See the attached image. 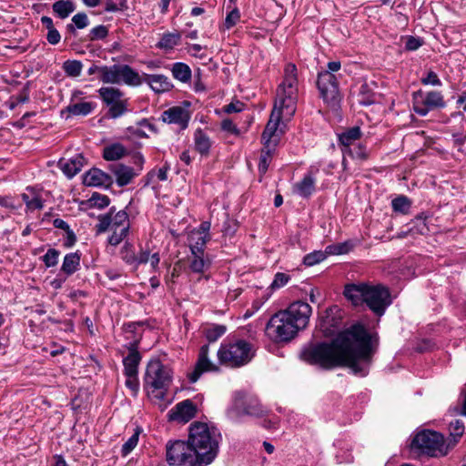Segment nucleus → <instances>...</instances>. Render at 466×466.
Segmentation results:
<instances>
[{
  "instance_id": "f257e3e1",
  "label": "nucleus",
  "mask_w": 466,
  "mask_h": 466,
  "mask_svg": "<svg viewBox=\"0 0 466 466\" xmlns=\"http://www.w3.org/2000/svg\"><path fill=\"white\" fill-rule=\"evenodd\" d=\"M377 350V342L361 324H354L339 332L330 342L305 347L299 358L309 365L324 370L348 367L355 375L366 376Z\"/></svg>"
},
{
  "instance_id": "f03ea898",
  "label": "nucleus",
  "mask_w": 466,
  "mask_h": 466,
  "mask_svg": "<svg viewBox=\"0 0 466 466\" xmlns=\"http://www.w3.org/2000/svg\"><path fill=\"white\" fill-rule=\"evenodd\" d=\"M311 313L309 304L295 301L271 316L266 326V334L275 342H289L307 328Z\"/></svg>"
},
{
  "instance_id": "7ed1b4c3",
  "label": "nucleus",
  "mask_w": 466,
  "mask_h": 466,
  "mask_svg": "<svg viewBox=\"0 0 466 466\" xmlns=\"http://www.w3.org/2000/svg\"><path fill=\"white\" fill-rule=\"evenodd\" d=\"M187 441L200 464L207 466L218 456L222 436L216 427L209 426L206 422L194 421L188 428Z\"/></svg>"
},
{
  "instance_id": "20e7f679",
  "label": "nucleus",
  "mask_w": 466,
  "mask_h": 466,
  "mask_svg": "<svg viewBox=\"0 0 466 466\" xmlns=\"http://www.w3.org/2000/svg\"><path fill=\"white\" fill-rule=\"evenodd\" d=\"M343 294L355 306L365 303L377 316H382L390 304V292L381 285L351 283L345 286Z\"/></svg>"
},
{
  "instance_id": "39448f33",
  "label": "nucleus",
  "mask_w": 466,
  "mask_h": 466,
  "mask_svg": "<svg viewBox=\"0 0 466 466\" xmlns=\"http://www.w3.org/2000/svg\"><path fill=\"white\" fill-rule=\"evenodd\" d=\"M299 97L298 69L294 64H288L284 68V76L277 90L275 104L286 109V116H292L296 111Z\"/></svg>"
},
{
  "instance_id": "423d86ee",
  "label": "nucleus",
  "mask_w": 466,
  "mask_h": 466,
  "mask_svg": "<svg viewBox=\"0 0 466 466\" xmlns=\"http://www.w3.org/2000/svg\"><path fill=\"white\" fill-rule=\"evenodd\" d=\"M254 357L252 345L245 339L225 341L218 350L220 364L229 368H239L247 365Z\"/></svg>"
},
{
  "instance_id": "0eeeda50",
  "label": "nucleus",
  "mask_w": 466,
  "mask_h": 466,
  "mask_svg": "<svg viewBox=\"0 0 466 466\" xmlns=\"http://www.w3.org/2000/svg\"><path fill=\"white\" fill-rule=\"evenodd\" d=\"M172 381L171 370L158 360H150L144 376V386L148 394L164 399Z\"/></svg>"
},
{
  "instance_id": "6e6552de",
  "label": "nucleus",
  "mask_w": 466,
  "mask_h": 466,
  "mask_svg": "<svg viewBox=\"0 0 466 466\" xmlns=\"http://www.w3.org/2000/svg\"><path fill=\"white\" fill-rule=\"evenodd\" d=\"M166 457L170 466H203L188 441H168Z\"/></svg>"
},
{
  "instance_id": "1a4fd4ad",
  "label": "nucleus",
  "mask_w": 466,
  "mask_h": 466,
  "mask_svg": "<svg viewBox=\"0 0 466 466\" xmlns=\"http://www.w3.org/2000/svg\"><path fill=\"white\" fill-rule=\"evenodd\" d=\"M100 80L107 84H121L128 86H140V75L127 65L104 66L100 69Z\"/></svg>"
},
{
  "instance_id": "9d476101",
  "label": "nucleus",
  "mask_w": 466,
  "mask_h": 466,
  "mask_svg": "<svg viewBox=\"0 0 466 466\" xmlns=\"http://www.w3.org/2000/svg\"><path fill=\"white\" fill-rule=\"evenodd\" d=\"M317 86L320 97L332 109H337L341 100L337 76L329 71L319 73Z\"/></svg>"
},
{
  "instance_id": "9b49d317",
  "label": "nucleus",
  "mask_w": 466,
  "mask_h": 466,
  "mask_svg": "<svg viewBox=\"0 0 466 466\" xmlns=\"http://www.w3.org/2000/svg\"><path fill=\"white\" fill-rule=\"evenodd\" d=\"M410 449L419 455L435 456L437 451V432L422 430L411 439Z\"/></svg>"
},
{
  "instance_id": "f8f14e48",
  "label": "nucleus",
  "mask_w": 466,
  "mask_h": 466,
  "mask_svg": "<svg viewBox=\"0 0 466 466\" xmlns=\"http://www.w3.org/2000/svg\"><path fill=\"white\" fill-rule=\"evenodd\" d=\"M283 117L289 118L290 116H286V109H282L277 104H274L269 120L261 135L262 144H271L272 146L279 144L282 131L279 129V125Z\"/></svg>"
},
{
  "instance_id": "ddd939ff",
  "label": "nucleus",
  "mask_w": 466,
  "mask_h": 466,
  "mask_svg": "<svg viewBox=\"0 0 466 466\" xmlns=\"http://www.w3.org/2000/svg\"><path fill=\"white\" fill-rule=\"evenodd\" d=\"M235 407L242 413L257 418L265 417L268 413V410L259 402L257 397L244 392L236 394Z\"/></svg>"
},
{
  "instance_id": "4468645a",
  "label": "nucleus",
  "mask_w": 466,
  "mask_h": 466,
  "mask_svg": "<svg viewBox=\"0 0 466 466\" xmlns=\"http://www.w3.org/2000/svg\"><path fill=\"white\" fill-rule=\"evenodd\" d=\"M99 96L104 103L109 106V115L113 118L122 116L127 110L126 101L122 99L123 93L116 87H101Z\"/></svg>"
},
{
  "instance_id": "2eb2a0df",
  "label": "nucleus",
  "mask_w": 466,
  "mask_h": 466,
  "mask_svg": "<svg viewBox=\"0 0 466 466\" xmlns=\"http://www.w3.org/2000/svg\"><path fill=\"white\" fill-rule=\"evenodd\" d=\"M116 211L115 208H111L109 212L98 217L99 223L96 225L97 232H105L107 229H123L129 230L128 215L125 210H120L113 216Z\"/></svg>"
},
{
  "instance_id": "dca6fc26",
  "label": "nucleus",
  "mask_w": 466,
  "mask_h": 466,
  "mask_svg": "<svg viewBox=\"0 0 466 466\" xmlns=\"http://www.w3.org/2000/svg\"><path fill=\"white\" fill-rule=\"evenodd\" d=\"M449 430L450 436L447 439L439 433V455L445 456L456 446L459 439L464 433V424L461 420H455L450 423Z\"/></svg>"
},
{
  "instance_id": "f3484780",
  "label": "nucleus",
  "mask_w": 466,
  "mask_h": 466,
  "mask_svg": "<svg viewBox=\"0 0 466 466\" xmlns=\"http://www.w3.org/2000/svg\"><path fill=\"white\" fill-rule=\"evenodd\" d=\"M197 405L191 400H185L177 403L167 416L170 421L187 423L197 415Z\"/></svg>"
},
{
  "instance_id": "a211bd4d",
  "label": "nucleus",
  "mask_w": 466,
  "mask_h": 466,
  "mask_svg": "<svg viewBox=\"0 0 466 466\" xmlns=\"http://www.w3.org/2000/svg\"><path fill=\"white\" fill-rule=\"evenodd\" d=\"M208 345H203L200 348L198 361L192 371L188 372L187 378L191 383H195L200 378V376L206 371L218 370L216 365H214L208 360Z\"/></svg>"
},
{
  "instance_id": "6ab92c4d",
  "label": "nucleus",
  "mask_w": 466,
  "mask_h": 466,
  "mask_svg": "<svg viewBox=\"0 0 466 466\" xmlns=\"http://www.w3.org/2000/svg\"><path fill=\"white\" fill-rule=\"evenodd\" d=\"M142 83L147 84L150 88L157 94L168 92L173 88L170 79L162 74H142Z\"/></svg>"
},
{
  "instance_id": "aec40b11",
  "label": "nucleus",
  "mask_w": 466,
  "mask_h": 466,
  "mask_svg": "<svg viewBox=\"0 0 466 466\" xmlns=\"http://www.w3.org/2000/svg\"><path fill=\"white\" fill-rule=\"evenodd\" d=\"M190 119L188 111L180 106H173L162 114V120L168 124H177L181 129L187 127Z\"/></svg>"
},
{
  "instance_id": "412c9836",
  "label": "nucleus",
  "mask_w": 466,
  "mask_h": 466,
  "mask_svg": "<svg viewBox=\"0 0 466 466\" xmlns=\"http://www.w3.org/2000/svg\"><path fill=\"white\" fill-rule=\"evenodd\" d=\"M437 107V94L430 92L425 96L421 92L414 96L413 108L414 111L420 115L425 116L430 110Z\"/></svg>"
},
{
  "instance_id": "4be33fe9",
  "label": "nucleus",
  "mask_w": 466,
  "mask_h": 466,
  "mask_svg": "<svg viewBox=\"0 0 466 466\" xmlns=\"http://www.w3.org/2000/svg\"><path fill=\"white\" fill-rule=\"evenodd\" d=\"M141 354L137 350V342L129 344L128 354L123 359L124 374H138Z\"/></svg>"
},
{
  "instance_id": "5701e85b",
  "label": "nucleus",
  "mask_w": 466,
  "mask_h": 466,
  "mask_svg": "<svg viewBox=\"0 0 466 466\" xmlns=\"http://www.w3.org/2000/svg\"><path fill=\"white\" fill-rule=\"evenodd\" d=\"M83 180L88 187H109L113 183L112 177L98 168H92L86 172Z\"/></svg>"
},
{
  "instance_id": "b1692460",
  "label": "nucleus",
  "mask_w": 466,
  "mask_h": 466,
  "mask_svg": "<svg viewBox=\"0 0 466 466\" xmlns=\"http://www.w3.org/2000/svg\"><path fill=\"white\" fill-rule=\"evenodd\" d=\"M84 160L82 155H76L71 159H60L58 161V167L67 177L72 178L81 171L84 166Z\"/></svg>"
},
{
  "instance_id": "393cba45",
  "label": "nucleus",
  "mask_w": 466,
  "mask_h": 466,
  "mask_svg": "<svg viewBox=\"0 0 466 466\" xmlns=\"http://www.w3.org/2000/svg\"><path fill=\"white\" fill-rule=\"evenodd\" d=\"M110 169L116 176V181L119 187L128 185L137 176V173H135L131 167L124 166L122 164L112 165Z\"/></svg>"
},
{
  "instance_id": "a878e982",
  "label": "nucleus",
  "mask_w": 466,
  "mask_h": 466,
  "mask_svg": "<svg viewBox=\"0 0 466 466\" xmlns=\"http://www.w3.org/2000/svg\"><path fill=\"white\" fill-rule=\"evenodd\" d=\"M80 259L81 254L78 251L66 254L64 258L61 271L66 276H71L79 269Z\"/></svg>"
},
{
  "instance_id": "bb28decb",
  "label": "nucleus",
  "mask_w": 466,
  "mask_h": 466,
  "mask_svg": "<svg viewBox=\"0 0 466 466\" xmlns=\"http://www.w3.org/2000/svg\"><path fill=\"white\" fill-rule=\"evenodd\" d=\"M194 143L196 150L202 156H208L212 142L209 137L200 128L197 129L194 134Z\"/></svg>"
},
{
  "instance_id": "cd10ccee",
  "label": "nucleus",
  "mask_w": 466,
  "mask_h": 466,
  "mask_svg": "<svg viewBox=\"0 0 466 466\" xmlns=\"http://www.w3.org/2000/svg\"><path fill=\"white\" fill-rule=\"evenodd\" d=\"M361 136V131L359 127H353L343 133L339 135V141L340 145L343 147L342 153L348 148H350L355 141L359 140Z\"/></svg>"
},
{
  "instance_id": "c85d7f7f",
  "label": "nucleus",
  "mask_w": 466,
  "mask_h": 466,
  "mask_svg": "<svg viewBox=\"0 0 466 466\" xmlns=\"http://www.w3.org/2000/svg\"><path fill=\"white\" fill-rule=\"evenodd\" d=\"M315 178L310 175H306L301 181L294 186L295 192L302 198H309L315 191Z\"/></svg>"
},
{
  "instance_id": "c756f323",
  "label": "nucleus",
  "mask_w": 466,
  "mask_h": 466,
  "mask_svg": "<svg viewBox=\"0 0 466 466\" xmlns=\"http://www.w3.org/2000/svg\"><path fill=\"white\" fill-rule=\"evenodd\" d=\"M210 266V261L204 258V253L198 252L188 257L189 269L194 273H204Z\"/></svg>"
},
{
  "instance_id": "7c9ffc66",
  "label": "nucleus",
  "mask_w": 466,
  "mask_h": 466,
  "mask_svg": "<svg viewBox=\"0 0 466 466\" xmlns=\"http://www.w3.org/2000/svg\"><path fill=\"white\" fill-rule=\"evenodd\" d=\"M277 147L278 146H272L271 144H263L258 163V171L260 174H265L268 171Z\"/></svg>"
},
{
  "instance_id": "2f4dec72",
  "label": "nucleus",
  "mask_w": 466,
  "mask_h": 466,
  "mask_svg": "<svg viewBox=\"0 0 466 466\" xmlns=\"http://www.w3.org/2000/svg\"><path fill=\"white\" fill-rule=\"evenodd\" d=\"M201 234L192 230L188 236L189 248L192 254H195V252L196 254L198 252L204 253L205 246L210 239V237Z\"/></svg>"
},
{
  "instance_id": "473e14b6",
  "label": "nucleus",
  "mask_w": 466,
  "mask_h": 466,
  "mask_svg": "<svg viewBox=\"0 0 466 466\" xmlns=\"http://www.w3.org/2000/svg\"><path fill=\"white\" fill-rule=\"evenodd\" d=\"M171 72L173 77L182 83H188L192 76L190 67L182 62L173 64Z\"/></svg>"
},
{
  "instance_id": "72a5a7b5",
  "label": "nucleus",
  "mask_w": 466,
  "mask_h": 466,
  "mask_svg": "<svg viewBox=\"0 0 466 466\" xmlns=\"http://www.w3.org/2000/svg\"><path fill=\"white\" fill-rule=\"evenodd\" d=\"M52 9L53 12L56 14L59 18L65 19L75 11L76 6L72 1L59 0L53 4Z\"/></svg>"
},
{
  "instance_id": "f704fd0d",
  "label": "nucleus",
  "mask_w": 466,
  "mask_h": 466,
  "mask_svg": "<svg viewBox=\"0 0 466 466\" xmlns=\"http://www.w3.org/2000/svg\"><path fill=\"white\" fill-rule=\"evenodd\" d=\"M95 109L92 102L73 103L67 106L66 111L73 116H86Z\"/></svg>"
},
{
  "instance_id": "c9c22d12",
  "label": "nucleus",
  "mask_w": 466,
  "mask_h": 466,
  "mask_svg": "<svg viewBox=\"0 0 466 466\" xmlns=\"http://www.w3.org/2000/svg\"><path fill=\"white\" fill-rule=\"evenodd\" d=\"M126 154V148L121 144H113L104 148L103 157L108 161L120 159Z\"/></svg>"
},
{
  "instance_id": "e433bc0d",
  "label": "nucleus",
  "mask_w": 466,
  "mask_h": 466,
  "mask_svg": "<svg viewBox=\"0 0 466 466\" xmlns=\"http://www.w3.org/2000/svg\"><path fill=\"white\" fill-rule=\"evenodd\" d=\"M391 207L394 212L408 215L411 208V201L408 197L400 195L392 199Z\"/></svg>"
},
{
  "instance_id": "4c0bfd02",
  "label": "nucleus",
  "mask_w": 466,
  "mask_h": 466,
  "mask_svg": "<svg viewBox=\"0 0 466 466\" xmlns=\"http://www.w3.org/2000/svg\"><path fill=\"white\" fill-rule=\"evenodd\" d=\"M89 25V19L86 13H77L72 17V24L66 25L69 33L75 34L76 29L86 28Z\"/></svg>"
},
{
  "instance_id": "58836bf2",
  "label": "nucleus",
  "mask_w": 466,
  "mask_h": 466,
  "mask_svg": "<svg viewBox=\"0 0 466 466\" xmlns=\"http://www.w3.org/2000/svg\"><path fill=\"white\" fill-rule=\"evenodd\" d=\"M226 331L227 327L225 325L213 324L212 326L205 329L204 334L207 340L209 343H213L217 341L220 337H222Z\"/></svg>"
},
{
  "instance_id": "ea45409f",
  "label": "nucleus",
  "mask_w": 466,
  "mask_h": 466,
  "mask_svg": "<svg viewBox=\"0 0 466 466\" xmlns=\"http://www.w3.org/2000/svg\"><path fill=\"white\" fill-rule=\"evenodd\" d=\"M180 38L181 36L178 33L164 34L158 42L157 46L164 49H172L179 44Z\"/></svg>"
},
{
  "instance_id": "a19ab883",
  "label": "nucleus",
  "mask_w": 466,
  "mask_h": 466,
  "mask_svg": "<svg viewBox=\"0 0 466 466\" xmlns=\"http://www.w3.org/2000/svg\"><path fill=\"white\" fill-rule=\"evenodd\" d=\"M63 69L68 76H79L82 71V63L78 60H67L64 63Z\"/></svg>"
},
{
  "instance_id": "79ce46f5",
  "label": "nucleus",
  "mask_w": 466,
  "mask_h": 466,
  "mask_svg": "<svg viewBox=\"0 0 466 466\" xmlns=\"http://www.w3.org/2000/svg\"><path fill=\"white\" fill-rule=\"evenodd\" d=\"M140 432L141 430L139 428H136L132 436L123 444L121 449V453L123 456L129 454L137 445Z\"/></svg>"
},
{
  "instance_id": "37998d69",
  "label": "nucleus",
  "mask_w": 466,
  "mask_h": 466,
  "mask_svg": "<svg viewBox=\"0 0 466 466\" xmlns=\"http://www.w3.org/2000/svg\"><path fill=\"white\" fill-rule=\"evenodd\" d=\"M375 101L374 93L370 89L367 84L361 86L359 93V102L364 106H370Z\"/></svg>"
},
{
  "instance_id": "c03bdc74",
  "label": "nucleus",
  "mask_w": 466,
  "mask_h": 466,
  "mask_svg": "<svg viewBox=\"0 0 466 466\" xmlns=\"http://www.w3.org/2000/svg\"><path fill=\"white\" fill-rule=\"evenodd\" d=\"M328 256V253L321 250H315L308 255H306L303 258V263L306 266H314L321 261H323Z\"/></svg>"
},
{
  "instance_id": "a18cd8bd",
  "label": "nucleus",
  "mask_w": 466,
  "mask_h": 466,
  "mask_svg": "<svg viewBox=\"0 0 466 466\" xmlns=\"http://www.w3.org/2000/svg\"><path fill=\"white\" fill-rule=\"evenodd\" d=\"M107 35V27L106 25H100L92 28L87 37L89 41H96L106 38Z\"/></svg>"
},
{
  "instance_id": "49530a36",
  "label": "nucleus",
  "mask_w": 466,
  "mask_h": 466,
  "mask_svg": "<svg viewBox=\"0 0 466 466\" xmlns=\"http://www.w3.org/2000/svg\"><path fill=\"white\" fill-rule=\"evenodd\" d=\"M239 19H240L239 11L237 8H235L234 10H232L231 12H229L227 15L225 22H224L221 29L223 31L229 30L234 25H237V23L239 21Z\"/></svg>"
},
{
  "instance_id": "de8ad7c7",
  "label": "nucleus",
  "mask_w": 466,
  "mask_h": 466,
  "mask_svg": "<svg viewBox=\"0 0 466 466\" xmlns=\"http://www.w3.org/2000/svg\"><path fill=\"white\" fill-rule=\"evenodd\" d=\"M121 257L126 263L129 265H135L137 261L136 253L131 244L126 243L124 245L121 249Z\"/></svg>"
},
{
  "instance_id": "09e8293b",
  "label": "nucleus",
  "mask_w": 466,
  "mask_h": 466,
  "mask_svg": "<svg viewBox=\"0 0 466 466\" xmlns=\"http://www.w3.org/2000/svg\"><path fill=\"white\" fill-rule=\"evenodd\" d=\"M60 252L55 248H49L43 256L42 260L47 268L55 267L58 262Z\"/></svg>"
},
{
  "instance_id": "8fccbe9b",
  "label": "nucleus",
  "mask_w": 466,
  "mask_h": 466,
  "mask_svg": "<svg viewBox=\"0 0 466 466\" xmlns=\"http://www.w3.org/2000/svg\"><path fill=\"white\" fill-rule=\"evenodd\" d=\"M350 245L347 242L329 245L326 248L328 255H341L350 251Z\"/></svg>"
},
{
  "instance_id": "3c124183",
  "label": "nucleus",
  "mask_w": 466,
  "mask_h": 466,
  "mask_svg": "<svg viewBox=\"0 0 466 466\" xmlns=\"http://www.w3.org/2000/svg\"><path fill=\"white\" fill-rule=\"evenodd\" d=\"M44 208V199L41 196V192L37 191L35 188V192H33V197L31 198V201L29 203L28 210H40Z\"/></svg>"
},
{
  "instance_id": "603ef678",
  "label": "nucleus",
  "mask_w": 466,
  "mask_h": 466,
  "mask_svg": "<svg viewBox=\"0 0 466 466\" xmlns=\"http://www.w3.org/2000/svg\"><path fill=\"white\" fill-rule=\"evenodd\" d=\"M343 154H347L352 158H358L361 160H364L368 157L366 149L362 146L348 148V150L344 151Z\"/></svg>"
},
{
  "instance_id": "864d4df0",
  "label": "nucleus",
  "mask_w": 466,
  "mask_h": 466,
  "mask_svg": "<svg viewBox=\"0 0 466 466\" xmlns=\"http://www.w3.org/2000/svg\"><path fill=\"white\" fill-rule=\"evenodd\" d=\"M289 279H290V277L288 274L282 273V272H278L274 276V279H273L272 283L270 284V289H276L284 287L289 282Z\"/></svg>"
},
{
  "instance_id": "5fc2aeb1",
  "label": "nucleus",
  "mask_w": 466,
  "mask_h": 466,
  "mask_svg": "<svg viewBox=\"0 0 466 466\" xmlns=\"http://www.w3.org/2000/svg\"><path fill=\"white\" fill-rule=\"evenodd\" d=\"M113 233L108 238V243L112 246H117L127 236L128 231L123 229H112Z\"/></svg>"
},
{
  "instance_id": "6e6d98bb",
  "label": "nucleus",
  "mask_w": 466,
  "mask_h": 466,
  "mask_svg": "<svg viewBox=\"0 0 466 466\" xmlns=\"http://www.w3.org/2000/svg\"><path fill=\"white\" fill-rule=\"evenodd\" d=\"M90 202L95 207L104 208L109 205L110 199L107 196L101 195L99 193H94L90 198Z\"/></svg>"
},
{
  "instance_id": "4d7b16f0",
  "label": "nucleus",
  "mask_w": 466,
  "mask_h": 466,
  "mask_svg": "<svg viewBox=\"0 0 466 466\" xmlns=\"http://www.w3.org/2000/svg\"><path fill=\"white\" fill-rule=\"evenodd\" d=\"M126 386L132 391L133 395H137L139 389V381L137 378V374H125Z\"/></svg>"
},
{
  "instance_id": "13d9d810",
  "label": "nucleus",
  "mask_w": 466,
  "mask_h": 466,
  "mask_svg": "<svg viewBox=\"0 0 466 466\" xmlns=\"http://www.w3.org/2000/svg\"><path fill=\"white\" fill-rule=\"evenodd\" d=\"M105 5V11L106 12H116L127 8L126 0H121L119 4L113 0H106Z\"/></svg>"
},
{
  "instance_id": "bf43d9fd",
  "label": "nucleus",
  "mask_w": 466,
  "mask_h": 466,
  "mask_svg": "<svg viewBox=\"0 0 466 466\" xmlns=\"http://www.w3.org/2000/svg\"><path fill=\"white\" fill-rule=\"evenodd\" d=\"M221 128L232 135L237 137L240 136V130L237 127V126L232 122V120L227 118L221 122Z\"/></svg>"
},
{
  "instance_id": "052dcab7",
  "label": "nucleus",
  "mask_w": 466,
  "mask_h": 466,
  "mask_svg": "<svg viewBox=\"0 0 466 466\" xmlns=\"http://www.w3.org/2000/svg\"><path fill=\"white\" fill-rule=\"evenodd\" d=\"M245 105L240 101L231 102L223 107V111L227 114L238 113L244 109Z\"/></svg>"
},
{
  "instance_id": "680f3d73",
  "label": "nucleus",
  "mask_w": 466,
  "mask_h": 466,
  "mask_svg": "<svg viewBox=\"0 0 466 466\" xmlns=\"http://www.w3.org/2000/svg\"><path fill=\"white\" fill-rule=\"evenodd\" d=\"M421 46L420 38L414 36H407L405 41V48L410 51L417 50Z\"/></svg>"
},
{
  "instance_id": "e2e57ef3",
  "label": "nucleus",
  "mask_w": 466,
  "mask_h": 466,
  "mask_svg": "<svg viewBox=\"0 0 466 466\" xmlns=\"http://www.w3.org/2000/svg\"><path fill=\"white\" fill-rule=\"evenodd\" d=\"M46 39L49 44L56 45L60 42L61 35L56 28H53L51 30H48Z\"/></svg>"
},
{
  "instance_id": "0e129e2a",
  "label": "nucleus",
  "mask_w": 466,
  "mask_h": 466,
  "mask_svg": "<svg viewBox=\"0 0 466 466\" xmlns=\"http://www.w3.org/2000/svg\"><path fill=\"white\" fill-rule=\"evenodd\" d=\"M15 101L12 102L10 105V108H15V106L20 103H25L29 100V95L26 91L20 93L18 96L15 97Z\"/></svg>"
},
{
  "instance_id": "69168bd1",
  "label": "nucleus",
  "mask_w": 466,
  "mask_h": 466,
  "mask_svg": "<svg viewBox=\"0 0 466 466\" xmlns=\"http://www.w3.org/2000/svg\"><path fill=\"white\" fill-rule=\"evenodd\" d=\"M137 261L135 266L147 263L149 260V252L147 250H141L139 254L136 255Z\"/></svg>"
},
{
  "instance_id": "338daca9",
  "label": "nucleus",
  "mask_w": 466,
  "mask_h": 466,
  "mask_svg": "<svg viewBox=\"0 0 466 466\" xmlns=\"http://www.w3.org/2000/svg\"><path fill=\"white\" fill-rule=\"evenodd\" d=\"M210 226H211L210 222L204 221L199 225L198 228L194 229V231H196L198 233H202L201 235H206V237H210V235H209Z\"/></svg>"
},
{
  "instance_id": "774afa93",
  "label": "nucleus",
  "mask_w": 466,
  "mask_h": 466,
  "mask_svg": "<svg viewBox=\"0 0 466 466\" xmlns=\"http://www.w3.org/2000/svg\"><path fill=\"white\" fill-rule=\"evenodd\" d=\"M33 192H35L34 187H27L25 192L21 195V198L25 204L27 209L31 201V198L33 197Z\"/></svg>"
}]
</instances>
